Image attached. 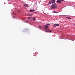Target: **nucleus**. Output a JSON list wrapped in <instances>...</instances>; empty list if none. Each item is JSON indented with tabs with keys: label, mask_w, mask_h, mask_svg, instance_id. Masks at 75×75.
<instances>
[{
	"label": "nucleus",
	"mask_w": 75,
	"mask_h": 75,
	"mask_svg": "<svg viewBox=\"0 0 75 75\" xmlns=\"http://www.w3.org/2000/svg\"><path fill=\"white\" fill-rule=\"evenodd\" d=\"M52 6L50 8L52 10H53V9H55L56 7H57V6L56 5V4H54L52 5Z\"/></svg>",
	"instance_id": "f257e3e1"
},
{
	"label": "nucleus",
	"mask_w": 75,
	"mask_h": 75,
	"mask_svg": "<svg viewBox=\"0 0 75 75\" xmlns=\"http://www.w3.org/2000/svg\"><path fill=\"white\" fill-rule=\"evenodd\" d=\"M55 3V0H51V1H50L49 4H51V3Z\"/></svg>",
	"instance_id": "f03ea898"
},
{
	"label": "nucleus",
	"mask_w": 75,
	"mask_h": 75,
	"mask_svg": "<svg viewBox=\"0 0 75 75\" xmlns=\"http://www.w3.org/2000/svg\"><path fill=\"white\" fill-rule=\"evenodd\" d=\"M49 25H50V24H47L45 26V29H47L48 28Z\"/></svg>",
	"instance_id": "7ed1b4c3"
},
{
	"label": "nucleus",
	"mask_w": 75,
	"mask_h": 75,
	"mask_svg": "<svg viewBox=\"0 0 75 75\" xmlns=\"http://www.w3.org/2000/svg\"><path fill=\"white\" fill-rule=\"evenodd\" d=\"M29 12H33L34 11H35V10L34 9H33L32 10L31 9H30L29 11Z\"/></svg>",
	"instance_id": "20e7f679"
},
{
	"label": "nucleus",
	"mask_w": 75,
	"mask_h": 75,
	"mask_svg": "<svg viewBox=\"0 0 75 75\" xmlns=\"http://www.w3.org/2000/svg\"><path fill=\"white\" fill-rule=\"evenodd\" d=\"M24 6H25V7H29V6H28V5L26 4H24Z\"/></svg>",
	"instance_id": "39448f33"
},
{
	"label": "nucleus",
	"mask_w": 75,
	"mask_h": 75,
	"mask_svg": "<svg viewBox=\"0 0 75 75\" xmlns=\"http://www.w3.org/2000/svg\"><path fill=\"white\" fill-rule=\"evenodd\" d=\"M57 2L59 3H61V1H60V0H57Z\"/></svg>",
	"instance_id": "423d86ee"
},
{
	"label": "nucleus",
	"mask_w": 75,
	"mask_h": 75,
	"mask_svg": "<svg viewBox=\"0 0 75 75\" xmlns=\"http://www.w3.org/2000/svg\"><path fill=\"white\" fill-rule=\"evenodd\" d=\"M66 18H68V19H69L70 20H71V18L69 17H66Z\"/></svg>",
	"instance_id": "0eeeda50"
},
{
	"label": "nucleus",
	"mask_w": 75,
	"mask_h": 75,
	"mask_svg": "<svg viewBox=\"0 0 75 75\" xmlns=\"http://www.w3.org/2000/svg\"><path fill=\"white\" fill-rule=\"evenodd\" d=\"M33 18V21H34L35 20V18Z\"/></svg>",
	"instance_id": "6e6552de"
},
{
	"label": "nucleus",
	"mask_w": 75,
	"mask_h": 75,
	"mask_svg": "<svg viewBox=\"0 0 75 75\" xmlns=\"http://www.w3.org/2000/svg\"><path fill=\"white\" fill-rule=\"evenodd\" d=\"M56 24V26H59V24Z\"/></svg>",
	"instance_id": "1a4fd4ad"
},
{
	"label": "nucleus",
	"mask_w": 75,
	"mask_h": 75,
	"mask_svg": "<svg viewBox=\"0 0 75 75\" xmlns=\"http://www.w3.org/2000/svg\"><path fill=\"white\" fill-rule=\"evenodd\" d=\"M31 18L29 17L28 18V20H29V19H30V18Z\"/></svg>",
	"instance_id": "9d476101"
},
{
	"label": "nucleus",
	"mask_w": 75,
	"mask_h": 75,
	"mask_svg": "<svg viewBox=\"0 0 75 75\" xmlns=\"http://www.w3.org/2000/svg\"><path fill=\"white\" fill-rule=\"evenodd\" d=\"M54 27H56V24H54V25H53Z\"/></svg>",
	"instance_id": "9b49d317"
},
{
	"label": "nucleus",
	"mask_w": 75,
	"mask_h": 75,
	"mask_svg": "<svg viewBox=\"0 0 75 75\" xmlns=\"http://www.w3.org/2000/svg\"><path fill=\"white\" fill-rule=\"evenodd\" d=\"M57 13V12H56V11H54V12H53V13Z\"/></svg>",
	"instance_id": "f8f14e48"
},
{
	"label": "nucleus",
	"mask_w": 75,
	"mask_h": 75,
	"mask_svg": "<svg viewBox=\"0 0 75 75\" xmlns=\"http://www.w3.org/2000/svg\"><path fill=\"white\" fill-rule=\"evenodd\" d=\"M45 32H47V33L48 32V31L47 30H45Z\"/></svg>",
	"instance_id": "ddd939ff"
},
{
	"label": "nucleus",
	"mask_w": 75,
	"mask_h": 75,
	"mask_svg": "<svg viewBox=\"0 0 75 75\" xmlns=\"http://www.w3.org/2000/svg\"><path fill=\"white\" fill-rule=\"evenodd\" d=\"M51 30L50 31H48V32H50V33H51Z\"/></svg>",
	"instance_id": "4468645a"
},
{
	"label": "nucleus",
	"mask_w": 75,
	"mask_h": 75,
	"mask_svg": "<svg viewBox=\"0 0 75 75\" xmlns=\"http://www.w3.org/2000/svg\"><path fill=\"white\" fill-rule=\"evenodd\" d=\"M60 2H61V1H63V0H60Z\"/></svg>",
	"instance_id": "2eb2a0df"
},
{
	"label": "nucleus",
	"mask_w": 75,
	"mask_h": 75,
	"mask_svg": "<svg viewBox=\"0 0 75 75\" xmlns=\"http://www.w3.org/2000/svg\"><path fill=\"white\" fill-rule=\"evenodd\" d=\"M39 27L40 28H42L41 27V26H39Z\"/></svg>",
	"instance_id": "dca6fc26"
},
{
	"label": "nucleus",
	"mask_w": 75,
	"mask_h": 75,
	"mask_svg": "<svg viewBox=\"0 0 75 75\" xmlns=\"http://www.w3.org/2000/svg\"><path fill=\"white\" fill-rule=\"evenodd\" d=\"M26 22H27V21H26Z\"/></svg>",
	"instance_id": "f3484780"
},
{
	"label": "nucleus",
	"mask_w": 75,
	"mask_h": 75,
	"mask_svg": "<svg viewBox=\"0 0 75 75\" xmlns=\"http://www.w3.org/2000/svg\"><path fill=\"white\" fill-rule=\"evenodd\" d=\"M34 13H35V12H34Z\"/></svg>",
	"instance_id": "a211bd4d"
}]
</instances>
